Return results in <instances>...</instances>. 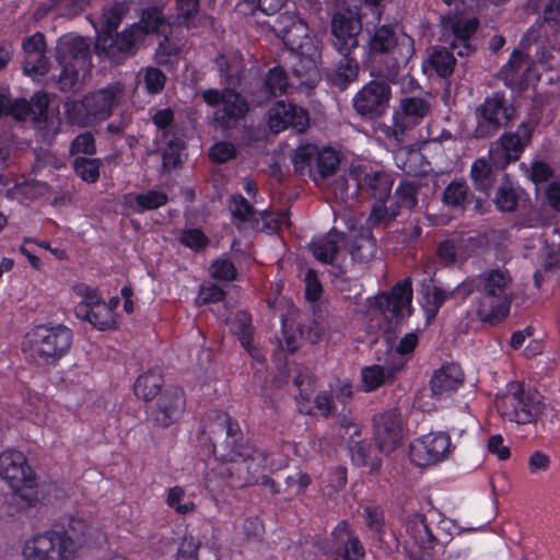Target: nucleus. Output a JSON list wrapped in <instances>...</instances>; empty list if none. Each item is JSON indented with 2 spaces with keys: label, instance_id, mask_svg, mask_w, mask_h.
<instances>
[{
  "label": "nucleus",
  "instance_id": "nucleus-1",
  "mask_svg": "<svg viewBox=\"0 0 560 560\" xmlns=\"http://www.w3.org/2000/svg\"><path fill=\"white\" fill-rule=\"evenodd\" d=\"M208 433L210 440L222 438L219 445L213 444V453L229 460L221 465L219 474L232 488H243L258 483V472L265 463L264 454L244 441L243 433L236 421L225 412L214 411L206 420L202 434Z\"/></svg>",
  "mask_w": 560,
  "mask_h": 560
},
{
  "label": "nucleus",
  "instance_id": "nucleus-2",
  "mask_svg": "<svg viewBox=\"0 0 560 560\" xmlns=\"http://www.w3.org/2000/svg\"><path fill=\"white\" fill-rule=\"evenodd\" d=\"M368 67L372 77L398 82L416 54L413 38L397 24H376L366 30Z\"/></svg>",
  "mask_w": 560,
  "mask_h": 560
},
{
  "label": "nucleus",
  "instance_id": "nucleus-3",
  "mask_svg": "<svg viewBox=\"0 0 560 560\" xmlns=\"http://www.w3.org/2000/svg\"><path fill=\"white\" fill-rule=\"evenodd\" d=\"M214 62L226 86L222 90L207 89L201 92V97L211 107L222 105L213 112L211 125L215 129L228 131L236 128L249 110L246 100L235 91L241 83L244 62L238 52L220 54Z\"/></svg>",
  "mask_w": 560,
  "mask_h": 560
},
{
  "label": "nucleus",
  "instance_id": "nucleus-4",
  "mask_svg": "<svg viewBox=\"0 0 560 560\" xmlns=\"http://www.w3.org/2000/svg\"><path fill=\"white\" fill-rule=\"evenodd\" d=\"M72 331L65 325L34 327L24 338L22 351L37 366L55 365L70 350Z\"/></svg>",
  "mask_w": 560,
  "mask_h": 560
},
{
  "label": "nucleus",
  "instance_id": "nucleus-5",
  "mask_svg": "<svg viewBox=\"0 0 560 560\" xmlns=\"http://www.w3.org/2000/svg\"><path fill=\"white\" fill-rule=\"evenodd\" d=\"M0 476L12 488L11 504L18 510H26L38 502L36 478L23 453L13 450L2 452Z\"/></svg>",
  "mask_w": 560,
  "mask_h": 560
},
{
  "label": "nucleus",
  "instance_id": "nucleus-6",
  "mask_svg": "<svg viewBox=\"0 0 560 560\" xmlns=\"http://www.w3.org/2000/svg\"><path fill=\"white\" fill-rule=\"evenodd\" d=\"M512 277L505 268L486 270L477 278V288L483 293L478 315L490 322L504 318L512 303Z\"/></svg>",
  "mask_w": 560,
  "mask_h": 560
},
{
  "label": "nucleus",
  "instance_id": "nucleus-7",
  "mask_svg": "<svg viewBox=\"0 0 560 560\" xmlns=\"http://www.w3.org/2000/svg\"><path fill=\"white\" fill-rule=\"evenodd\" d=\"M122 90L118 84L86 94L82 100H68L63 104L69 124L90 127L107 119Z\"/></svg>",
  "mask_w": 560,
  "mask_h": 560
},
{
  "label": "nucleus",
  "instance_id": "nucleus-8",
  "mask_svg": "<svg viewBox=\"0 0 560 560\" xmlns=\"http://www.w3.org/2000/svg\"><path fill=\"white\" fill-rule=\"evenodd\" d=\"M451 521L442 518L436 511H430L427 515L413 514L406 522L408 537L420 549L421 555L412 552L411 560H433L431 550L436 545H445L451 541L448 532Z\"/></svg>",
  "mask_w": 560,
  "mask_h": 560
},
{
  "label": "nucleus",
  "instance_id": "nucleus-9",
  "mask_svg": "<svg viewBox=\"0 0 560 560\" xmlns=\"http://www.w3.org/2000/svg\"><path fill=\"white\" fill-rule=\"evenodd\" d=\"M474 117L472 137L489 139L515 120L517 110L503 92H493L476 106Z\"/></svg>",
  "mask_w": 560,
  "mask_h": 560
},
{
  "label": "nucleus",
  "instance_id": "nucleus-10",
  "mask_svg": "<svg viewBox=\"0 0 560 560\" xmlns=\"http://www.w3.org/2000/svg\"><path fill=\"white\" fill-rule=\"evenodd\" d=\"M495 406L504 420L518 424L535 421L542 410L540 395L515 382L511 383L508 392L497 399Z\"/></svg>",
  "mask_w": 560,
  "mask_h": 560
},
{
  "label": "nucleus",
  "instance_id": "nucleus-11",
  "mask_svg": "<svg viewBox=\"0 0 560 560\" xmlns=\"http://www.w3.org/2000/svg\"><path fill=\"white\" fill-rule=\"evenodd\" d=\"M292 163L298 175H308L315 183L331 177L340 163L337 152L330 148H320L315 143L303 142L293 153Z\"/></svg>",
  "mask_w": 560,
  "mask_h": 560
},
{
  "label": "nucleus",
  "instance_id": "nucleus-12",
  "mask_svg": "<svg viewBox=\"0 0 560 560\" xmlns=\"http://www.w3.org/2000/svg\"><path fill=\"white\" fill-rule=\"evenodd\" d=\"M144 43V32L138 26L129 25L121 32L100 33L96 37L95 50L101 57L114 65H120L133 57Z\"/></svg>",
  "mask_w": 560,
  "mask_h": 560
},
{
  "label": "nucleus",
  "instance_id": "nucleus-13",
  "mask_svg": "<svg viewBox=\"0 0 560 560\" xmlns=\"http://www.w3.org/2000/svg\"><path fill=\"white\" fill-rule=\"evenodd\" d=\"M536 122L523 121L514 132H504L492 143L489 158L497 167H506L516 162L533 139Z\"/></svg>",
  "mask_w": 560,
  "mask_h": 560
},
{
  "label": "nucleus",
  "instance_id": "nucleus-14",
  "mask_svg": "<svg viewBox=\"0 0 560 560\" xmlns=\"http://www.w3.org/2000/svg\"><path fill=\"white\" fill-rule=\"evenodd\" d=\"M363 85L352 98V107L364 119L374 120L385 114L392 98L388 80L376 78Z\"/></svg>",
  "mask_w": 560,
  "mask_h": 560
},
{
  "label": "nucleus",
  "instance_id": "nucleus-15",
  "mask_svg": "<svg viewBox=\"0 0 560 560\" xmlns=\"http://www.w3.org/2000/svg\"><path fill=\"white\" fill-rule=\"evenodd\" d=\"M362 31L360 14L352 9L336 12L330 22L331 44L340 56H350L359 48Z\"/></svg>",
  "mask_w": 560,
  "mask_h": 560
},
{
  "label": "nucleus",
  "instance_id": "nucleus-16",
  "mask_svg": "<svg viewBox=\"0 0 560 560\" xmlns=\"http://www.w3.org/2000/svg\"><path fill=\"white\" fill-rule=\"evenodd\" d=\"M185 411V395L180 388L167 387L154 406L147 411L148 422L155 428H167L177 422Z\"/></svg>",
  "mask_w": 560,
  "mask_h": 560
},
{
  "label": "nucleus",
  "instance_id": "nucleus-17",
  "mask_svg": "<svg viewBox=\"0 0 560 560\" xmlns=\"http://www.w3.org/2000/svg\"><path fill=\"white\" fill-rule=\"evenodd\" d=\"M49 100L46 93L37 92L30 101L11 100L8 93L0 92V117L11 116L16 120L42 121L47 118Z\"/></svg>",
  "mask_w": 560,
  "mask_h": 560
},
{
  "label": "nucleus",
  "instance_id": "nucleus-18",
  "mask_svg": "<svg viewBox=\"0 0 560 560\" xmlns=\"http://www.w3.org/2000/svg\"><path fill=\"white\" fill-rule=\"evenodd\" d=\"M57 530L46 532L28 539L23 547L24 560H72Z\"/></svg>",
  "mask_w": 560,
  "mask_h": 560
},
{
  "label": "nucleus",
  "instance_id": "nucleus-19",
  "mask_svg": "<svg viewBox=\"0 0 560 560\" xmlns=\"http://www.w3.org/2000/svg\"><path fill=\"white\" fill-rule=\"evenodd\" d=\"M308 125L307 110L294 103L279 101L269 109L268 126L275 133L288 128L301 133Z\"/></svg>",
  "mask_w": 560,
  "mask_h": 560
},
{
  "label": "nucleus",
  "instance_id": "nucleus-20",
  "mask_svg": "<svg viewBox=\"0 0 560 560\" xmlns=\"http://www.w3.org/2000/svg\"><path fill=\"white\" fill-rule=\"evenodd\" d=\"M412 288L411 280L404 279L397 282L389 292H384L376 298V307L387 316L389 314L396 323L411 314Z\"/></svg>",
  "mask_w": 560,
  "mask_h": 560
},
{
  "label": "nucleus",
  "instance_id": "nucleus-21",
  "mask_svg": "<svg viewBox=\"0 0 560 560\" xmlns=\"http://www.w3.org/2000/svg\"><path fill=\"white\" fill-rule=\"evenodd\" d=\"M332 560H363L365 550L358 536L346 521H341L332 530L326 551Z\"/></svg>",
  "mask_w": 560,
  "mask_h": 560
},
{
  "label": "nucleus",
  "instance_id": "nucleus-22",
  "mask_svg": "<svg viewBox=\"0 0 560 560\" xmlns=\"http://www.w3.org/2000/svg\"><path fill=\"white\" fill-rule=\"evenodd\" d=\"M302 51L292 52L291 73L299 85L314 88L320 79L317 61L320 52L314 43L306 42Z\"/></svg>",
  "mask_w": 560,
  "mask_h": 560
},
{
  "label": "nucleus",
  "instance_id": "nucleus-23",
  "mask_svg": "<svg viewBox=\"0 0 560 560\" xmlns=\"http://www.w3.org/2000/svg\"><path fill=\"white\" fill-rule=\"evenodd\" d=\"M55 58L58 65H75L83 69L91 59L89 39L74 34L61 36L57 42Z\"/></svg>",
  "mask_w": 560,
  "mask_h": 560
},
{
  "label": "nucleus",
  "instance_id": "nucleus-24",
  "mask_svg": "<svg viewBox=\"0 0 560 560\" xmlns=\"http://www.w3.org/2000/svg\"><path fill=\"white\" fill-rule=\"evenodd\" d=\"M451 446L450 435L443 432L424 435L411 448L412 460L418 466H429L442 460Z\"/></svg>",
  "mask_w": 560,
  "mask_h": 560
},
{
  "label": "nucleus",
  "instance_id": "nucleus-25",
  "mask_svg": "<svg viewBox=\"0 0 560 560\" xmlns=\"http://www.w3.org/2000/svg\"><path fill=\"white\" fill-rule=\"evenodd\" d=\"M374 436L380 452L389 454L400 443L401 420L397 410H388L375 416Z\"/></svg>",
  "mask_w": 560,
  "mask_h": 560
},
{
  "label": "nucleus",
  "instance_id": "nucleus-26",
  "mask_svg": "<svg viewBox=\"0 0 560 560\" xmlns=\"http://www.w3.org/2000/svg\"><path fill=\"white\" fill-rule=\"evenodd\" d=\"M349 178L374 201H387L390 196L394 179L385 171L362 170L355 175L350 173Z\"/></svg>",
  "mask_w": 560,
  "mask_h": 560
},
{
  "label": "nucleus",
  "instance_id": "nucleus-27",
  "mask_svg": "<svg viewBox=\"0 0 560 560\" xmlns=\"http://www.w3.org/2000/svg\"><path fill=\"white\" fill-rule=\"evenodd\" d=\"M472 288L467 282L460 283L453 290H445L441 287H438L434 283L433 278L428 277L421 282L420 294L424 299L427 314L430 317H435L440 307L445 301L454 298L456 294H462L465 299L468 294H470Z\"/></svg>",
  "mask_w": 560,
  "mask_h": 560
},
{
  "label": "nucleus",
  "instance_id": "nucleus-28",
  "mask_svg": "<svg viewBox=\"0 0 560 560\" xmlns=\"http://www.w3.org/2000/svg\"><path fill=\"white\" fill-rule=\"evenodd\" d=\"M505 167H497L489 159H477L470 168V178L474 188L486 196H489L494 186L500 184Z\"/></svg>",
  "mask_w": 560,
  "mask_h": 560
},
{
  "label": "nucleus",
  "instance_id": "nucleus-29",
  "mask_svg": "<svg viewBox=\"0 0 560 560\" xmlns=\"http://www.w3.org/2000/svg\"><path fill=\"white\" fill-rule=\"evenodd\" d=\"M464 382V374L458 364L450 363L434 371L430 387L433 396H443L455 392Z\"/></svg>",
  "mask_w": 560,
  "mask_h": 560
},
{
  "label": "nucleus",
  "instance_id": "nucleus-30",
  "mask_svg": "<svg viewBox=\"0 0 560 560\" xmlns=\"http://www.w3.org/2000/svg\"><path fill=\"white\" fill-rule=\"evenodd\" d=\"M89 534V525L78 517H70L62 530L57 532L63 542L62 545L67 547V551L72 558L77 550L88 542Z\"/></svg>",
  "mask_w": 560,
  "mask_h": 560
},
{
  "label": "nucleus",
  "instance_id": "nucleus-31",
  "mask_svg": "<svg viewBox=\"0 0 560 560\" xmlns=\"http://www.w3.org/2000/svg\"><path fill=\"white\" fill-rule=\"evenodd\" d=\"M342 241V233L331 230L324 237L310 243L308 248L317 260L327 265H332Z\"/></svg>",
  "mask_w": 560,
  "mask_h": 560
},
{
  "label": "nucleus",
  "instance_id": "nucleus-32",
  "mask_svg": "<svg viewBox=\"0 0 560 560\" xmlns=\"http://www.w3.org/2000/svg\"><path fill=\"white\" fill-rule=\"evenodd\" d=\"M342 57L343 59L327 74L329 82L341 91L358 79L360 71L359 62L352 55Z\"/></svg>",
  "mask_w": 560,
  "mask_h": 560
},
{
  "label": "nucleus",
  "instance_id": "nucleus-33",
  "mask_svg": "<svg viewBox=\"0 0 560 560\" xmlns=\"http://www.w3.org/2000/svg\"><path fill=\"white\" fill-rule=\"evenodd\" d=\"M455 66L454 54L445 47H431L427 50L423 69H433L439 77L445 78L453 73Z\"/></svg>",
  "mask_w": 560,
  "mask_h": 560
},
{
  "label": "nucleus",
  "instance_id": "nucleus-34",
  "mask_svg": "<svg viewBox=\"0 0 560 560\" xmlns=\"http://www.w3.org/2000/svg\"><path fill=\"white\" fill-rule=\"evenodd\" d=\"M397 166L409 176H420L428 172L429 162L419 150L402 149L396 155Z\"/></svg>",
  "mask_w": 560,
  "mask_h": 560
},
{
  "label": "nucleus",
  "instance_id": "nucleus-35",
  "mask_svg": "<svg viewBox=\"0 0 560 560\" xmlns=\"http://www.w3.org/2000/svg\"><path fill=\"white\" fill-rule=\"evenodd\" d=\"M75 312L79 317L90 322L100 330L108 329L114 324L112 310L105 303H97L94 306L78 305Z\"/></svg>",
  "mask_w": 560,
  "mask_h": 560
},
{
  "label": "nucleus",
  "instance_id": "nucleus-36",
  "mask_svg": "<svg viewBox=\"0 0 560 560\" xmlns=\"http://www.w3.org/2000/svg\"><path fill=\"white\" fill-rule=\"evenodd\" d=\"M520 191L514 187L508 174H503L495 192L493 202L501 212H514L517 210Z\"/></svg>",
  "mask_w": 560,
  "mask_h": 560
},
{
  "label": "nucleus",
  "instance_id": "nucleus-37",
  "mask_svg": "<svg viewBox=\"0 0 560 560\" xmlns=\"http://www.w3.org/2000/svg\"><path fill=\"white\" fill-rule=\"evenodd\" d=\"M168 197L165 192L151 189L143 194H130L126 196V202L129 208L136 212L155 210L166 205Z\"/></svg>",
  "mask_w": 560,
  "mask_h": 560
},
{
  "label": "nucleus",
  "instance_id": "nucleus-38",
  "mask_svg": "<svg viewBox=\"0 0 560 560\" xmlns=\"http://www.w3.org/2000/svg\"><path fill=\"white\" fill-rule=\"evenodd\" d=\"M530 59L520 50H514L508 63L502 68L501 74L506 85L512 86L524 80L525 72L529 70Z\"/></svg>",
  "mask_w": 560,
  "mask_h": 560
},
{
  "label": "nucleus",
  "instance_id": "nucleus-39",
  "mask_svg": "<svg viewBox=\"0 0 560 560\" xmlns=\"http://www.w3.org/2000/svg\"><path fill=\"white\" fill-rule=\"evenodd\" d=\"M540 267L534 273L536 288H540L546 277H557L560 273V248L546 246L540 254Z\"/></svg>",
  "mask_w": 560,
  "mask_h": 560
},
{
  "label": "nucleus",
  "instance_id": "nucleus-40",
  "mask_svg": "<svg viewBox=\"0 0 560 560\" xmlns=\"http://www.w3.org/2000/svg\"><path fill=\"white\" fill-rule=\"evenodd\" d=\"M395 371L394 368L377 364L362 369L361 376L365 390L372 392L387 383H392Z\"/></svg>",
  "mask_w": 560,
  "mask_h": 560
},
{
  "label": "nucleus",
  "instance_id": "nucleus-41",
  "mask_svg": "<svg viewBox=\"0 0 560 560\" xmlns=\"http://www.w3.org/2000/svg\"><path fill=\"white\" fill-rule=\"evenodd\" d=\"M60 71L58 74L46 75L45 84L50 88H56L61 92H70L75 89L79 81V71L75 65H59Z\"/></svg>",
  "mask_w": 560,
  "mask_h": 560
},
{
  "label": "nucleus",
  "instance_id": "nucleus-42",
  "mask_svg": "<svg viewBox=\"0 0 560 560\" xmlns=\"http://www.w3.org/2000/svg\"><path fill=\"white\" fill-rule=\"evenodd\" d=\"M163 377L160 373L149 372L140 375L135 383V394L145 401H150L161 394Z\"/></svg>",
  "mask_w": 560,
  "mask_h": 560
},
{
  "label": "nucleus",
  "instance_id": "nucleus-43",
  "mask_svg": "<svg viewBox=\"0 0 560 560\" xmlns=\"http://www.w3.org/2000/svg\"><path fill=\"white\" fill-rule=\"evenodd\" d=\"M422 185L419 180H401L395 190V207L412 210L418 205V195Z\"/></svg>",
  "mask_w": 560,
  "mask_h": 560
},
{
  "label": "nucleus",
  "instance_id": "nucleus-44",
  "mask_svg": "<svg viewBox=\"0 0 560 560\" xmlns=\"http://www.w3.org/2000/svg\"><path fill=\"white\" fill-rule=\"evenodd\" d=\"M128 5L124 2H115L103 8L102 32L114 33L128 13Z\"/></svg>",
  "mask_w": 560,
  "mask_h": 560
},
{
  "label": "nucleus",
  "instance_id": "nucleus-45",
  "mask_svg": "<svg viewBox=\"0 0 560 560\" xmlns=\"http://www.w3.org/2000/svg\"><path fill=\"white\" fill-rule=\"evenodd\" d=\"M399 215L398 209L394 206L387 207L386 201H374L371 213L368 218V224L372 229L386 228Z\"/></svg>",
  "mask_w": 560,
  "mask_h": 560
},
{
  "label": "nucleus",
  "instance_id": "nucleus-46",
  "mask_svg": "<svg viewBox=\"0 0 560 560\" xmlns=\"http://www.w3.org/2000/svg\"><path fill=\"white\" fill-rule=\"evenodd\" d=\"M291 27H293V31H296V33H303L306 31V24L295 15L289 13L279 15L272 25L273 31L283 40L284 44L294 43V38L289 34Z\"/></svg>",
  "mask_w": 560,
  "mask_h": 560
},
{
  "label": "nucleus",
  "instance_id": "nucleus-47",
  "mask_svg": "<svg viewBox=\"0 0 560 560\" xmlns=\"http://www.w3.org/2000/svg\"><path fill=\"white\" fill-rule=\"evenodd\" d=\"M399 108L404 117L417 124L430 113L431 105L422 97L410 96L400 100Z\"/></svg>",
  "mask_w": 560,
  "mask_h": 560
},
{
  "label": "nucleus",
  "instance_id": "nucleus-48",
  "mask_svg": "<svg viewBox=\"0 0 560 560\" xmlns=\"http://www.w3.org/2000/svg\"><path fill=\"white\" fill-rule=\"evenodd\" d=\"M133 25H138L144 32V38L154 33H164L166 26L165 18L158 8H149L142 11L140 20Z\"/></svg>",
  "mask_w": 560,
  "mask_h": 560
},
{
  "label": "nucleus",
  "instance_id": "nucleus-49",
  "mask_svg": "<svg viewBox=\"0 0 560 560\" xmlns=\"http://www.w3.org/2000/svg\"><path fill=\"white\" fill-rule=\"evenodd\" d=\"M22 69L25 74L37 81H44L50 69L46 52L23 57Z\"/></svg>",
  "mask_w": 560,
  "mask_h": 560
},
{
  "label": "nucleus",
  "instance_id": "nucleus-50",
  "mask_svg": "<svg viewBox=\"0 0 560 560\" xmlns=\"http://www.w3.org/2000/svg\"><path fill=\"white\" fill-rule=\"evenodd\" d=\"M289 77L281 67L270 69L264 81V92L267 96H278L287 92Z\"/></svg>",
  "mask_w": 560,
  "mask_h": 560
},
{
  "label": "nucleus",
  "instance_id": "nucleus-51",
  "mask_svg": "<svg viewBox=\"0 0 560 560\" xmlns=\"http://www.w3.org/2000/svg\"><path fill=\"white\" fill-rule=\"evenodd\" d=\"M231 330L237 336L241 345L247 350L253 341V326L250 315L246 312H237L231 323Z\"/></svg>",
  "mask_w": 560,
  "mask_h": 560
},
{
  "label": "nucleus",
  "instance_id": "nucleus-52",
  "mask_svg": "<svg viewBox=\"0 0 560 560\" xmlns=\"http://www.w3.org/2000/svg\"><path fill=\"white\" fill-rule=\"evenodd\" d=\"M102 162L100 159L75 158L73 168L75 174L88 183H95L100 177V167Z\"/></svg>",
  "mask_w": 560,
  "mask_h": 560
},
{
  "label": "nucleus",
  "instance_id": "nucleus-53",
  "mask_svg": "<svg viewBox=\"0 0 560 560\" xmlns=\"http://www.w3.org/2000/svg\"><path fill=\"white\" fill-rule=\"evenodd\" d=\"M229 207L234 219L240 222L254 221L258 225V213L242 195L232 196Z\"/></svg>",
  "mask_w": 560,
  "mask_h": 560
},
{
  "label": "nucleus",
  "instance_id": "nucleus-54",
  "mask_svg": "<svg viewBox=\"0 0 560 560\" xmlns=\"http://www.w3.org/2000/svg\"><path fill=\"white\" fill-rule=\"evenodd\" d=\"M185 149V142L182 138L173 136L167 141L166 148L163 151V167L167 171L179 166L180 153Z\"/></svg>",
  "mask_w": 560,
  "mask_h": 560
},
{
  "label": "nucleus",
  "instance_id": "nucleus-55",
  "mask_svg": "<svg viewBox=\"0 0 560 560\" xmlns=\"http://www.w3.org/2000/svg\"><path fill=\"white\" fill-rule=\"evenodd\" d=\"M468 195V187L463 182L450 183L442 196V200L445 205L451 207H460L465 203Z\"/></svg>",
  "mask_w": 560,
  "mask_h": 560
},
{
  "label": "nucleus",
  "instance_id": "nucleus-56",
  "mask_svg": "<svg viewBox=\"0 0 560 560\" xmlns=\"http://www.w3.org/2000/svg\"><path fill=\"white\" fill-rule=\"evenodd\" d=\"M376 252V244L372 237L360 236L354 240L350 253L352 259L359 262L369 261Z\"/></svg>",
  "mask_w": 560,
  "mask_h": 560
},
{
  "label": "nucleus",
  "instance_id": "nucleus-57",
  "mask_svg": "<svg viewBox=\"0 0 560 560\" xmlns=\"http://www.w3.org/2000/svg\"><path fill=\"white\" fill-rule=\"evenodd\" d=\"M141 73H143V82L148 93L159 94L163 91L166 75L162 70L155 67H147L141 70Z\"/></svg>",
  "mask_w": 560,
  "mask_h": 560
},
{
  "label": "nucleus",
  "instance_id": "nucleus-58",
  "mask_svg": "<svg viewBox=\"0 0 560 560\" xmlns=\"http://www.w3.org/2000/svg\"><path fill=\"white\" fill-rule=\"evenodd\" d=\"M451 28L455 40H469L478 28V21L477 19H459L452 23Z\"/></svg>",
  "mask_w": 560,
  "mask_h": 560
},
{
  "label": "nucleus",
  "instance_id": "nucleus-59",
  "mask_svg": "<svg viewBox=\"0 0 560 560\" xmlns=\"http://www.w3.org/2000/svg\"><path fill=\"white\" fill-rule=\"evenodd\" d=\"M179 243L192 250L198 252L208 245L209 238L201 230L189 229L182 232Z\"/></svg>",
  "mask_w": 560,
  "mask_h": 560
},
{
  "label": "nucleus",
  "instance_id": "nucleus-60",
  "mask_svg": "<svg viewBox=\"0 0 560 560\" xmlns=\"http://www.w3.org/2000/svg\"><path fill=\"white\" fill-rule=\"evenodd\" d=\"M527 177L536 185L546 183L553 175L552 167L541 160L532 162L530 167L526 168Z\"/></svg>",
  "mask_w": 560,
  "mask_h": 560
},
{
  "label": "nucleus",
  "instance_id": "nucleus-61",
  "mask_svg": "<svg viewBox=\"0 0 560 560\" xmlns=\"http://www.w3.org/2000/svg\"><path fill=\"white\" fill-rule=\"evenodd\" d=\"M378 130L384 133L387 139L394 140L397 144L405 142L406 127L399 113L393 117V125H381Z\"/></svg>",
  "mask_w": 560,
  "mask_h": 560
},
{
  "label": "nucleus",
  "instance_id": "nucleus-62",
  "mask_svg": "<svg viewBox=\"0 0 560 560\" xmlns=\"http://www.w3.org/2000/svg\"><path fill=\"white\" fill-rule=\"evenodd\" d=\"M96 151L94 136L86 131L77 136L71 142L70 152L72 154L93 155Z\"/></svg>",
  "mask_w": 560,
  "mask_h": 560
},
{
  "label": "nucleus",
  "instance_id": "nucleus-63",
  "mask_svg": "<svg viewBox=\"0 0 560 560\" xmlns=\"http://www.w3.org/2000/svg\"><path fill=\"white\" fill-rule=\"evenodd\" d=\"M24 57L47 52L46 39L43 33L36 32L22 42Z\"/></svg>",
  "mask_w": 560,
  "mask_h": 560
},
{
  "label": "nucleus",
  "instance_id": "nucleus-64",
  "mask_svg": "<svg viewBox=\"0 0 560 560\" xmlns=\"http://www.w3.org/2000/svg\"><path fill=\"white\" fill-rule=\"evenodd\" d=\"M209 156L217 163H225L236 156V148L231 142L221 141L209 149Z\"/></svg>",
  "mask_w": 560,
  "mask_h": 560
}]
</instances>
